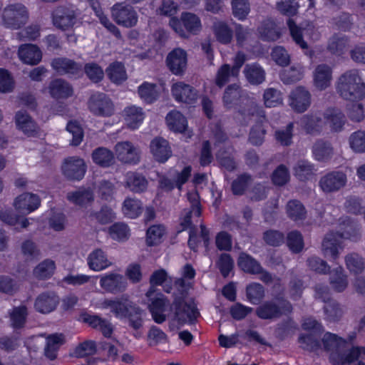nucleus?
Listing matches in <instances>:
<instances>
[{
    "label": "nucleus",
    "mask_w": 365,
    "mask_h": 365,
    "mask_svg": "<svg viewBox=\"0 0 365 365\" xmlns=\"http://www.w3.org/2000/svg\"><path fill=\"white\" fill-rule=\"evenodd\" d=\"M336 91L347 101H355L365 97V83L356 69L346 71L338 78Z\"/></svg>",
    "instance_id": "1"
},
{
    "label": "nucleus",
    "mask_w": 365,
    "mask_h": 365,
    "mask_svg": "<svg viewBox=\"0 0 365 365\" xmlns=\"http://www.w3.org/2000/svg\"><path fill=\"white\" fill-rule=\"evenodd\" d=\"M299 7V5L296 0H279L276 4L277 10L281 14L289 17L287 20V26L293 40L302 48L306 49L308 46L303 39L302 29L296 24L293 19H290L298 13Z\"/></svg>",
    "instance_id": "2"
},
{
    "label": "nucleus",
    "mask_w": 365,
    "mask_h": 365,
    "mask_svg": "<svg viewBox=\"0 0 365 365\" xmlns=\"http://www.w3.org/2000/svg\"><path fill=\"white\" fill-rule=\"evenodd\" d=\"M292 304L282 297L264 302L256 309V315L262 319H276L292 312Z\"/></svg>",
    "instance_id": "3"
},
{
    "label": "nucleus",
    "mask_w": 365,
    "mask_h": 365,
    "mask_svg": "<svg viewBox=\"0 0 365 365\" xmlns=\"http://www.w3.org/2000/svg\"><path fill=\"white\" fill-rule=\"evenodd\" d=\"M29 19V11L21 4L8 5L1 14L2 25L10 29H19L27 24Z\"/></svg>",
    "instance_id": "4"
},
{
    "label": "nucleus",
    "mask_w": 365,
    "mask_h": 365,
    "mask_svg": "<svg viewBox=\"0 0 365 365\" xmlns=\"http://www.w3.org/2000/svg\"><path fill=\"white\" fill-rule=\"evenodd\" d=\"M249 113L257 118L255 124L250 129L249 141L253 145H260L264 140V136L267 133L266 129L269 125V121L264 110L255 103L250 106Z\"/></svg>",
    "instance_id": "5"
},
{
    "label": "nucleus",
    "mask_w": 365,
    "mask_h": 365,
    "mask_svg": "<svg viewBox=\"0 0 365 365\" xmlns=\"http://www.w3.org/2000/svg\"><path fill=\"white\" fill-rule=\"evenodd\" d=\"M173 307L175 309L173 320L180 325L193 324L200 315L195 306L185 302L182 297L175 298Z\"/></svg>",
    "instance_id": "6"
},
{
    "label": "nucleus",
    "mask_w": 365,
    "mask_h": 365,
    "mask_svg": "<svg viewBox=\"0 0 365 365\" xmlns=\"http://www.w3.org/2000/svg\"><path fill=\"white\" fill-rule=\"evenodd\" d=\"M88 108L91 113L99 116H110L114 113V105L105 93H97L91 96Z\"/></svg>",
    "instance_id": "7"
},
{
    "label": "nucleus",
    "mask_w": 365,
    "mask_h": 365,
    "mask_svg": "<svg viewBox=\"0 0 365 365\" xmlns=\"http://www.w3.org/2000/svg\"><path fill=\"white\" fill-rule=\"evenodd\" d=\"M347 182L346 175L339 170L331 171L322 176L319 185L325 193H331L343 188Z\"/></svg>",
    "instance_id": "8"
},
{
    "label": "nucleus",
    "mask_w": 365,
    "mask_h": 365,
    "mask_svg": "<svg viewBox=\"0 0 365 365\" xmlns=\"http://www.w3.org/2000/svg\"><path fill=\"white\" fill-rule=\"evenodd\" d=\"M61 170L63 175L70 180H81L86 173V165L79 157H68L64 159Z\"/></svg>",
    "instance_id": "9"
},
{
    "label": "nucleus",
    "mask_w": 365,
    "mask_h": 365,
    "mask_svg": "<svg viewBox=\"0 0 365 365\" xmlns=\"http://www.w3.org/2000/svg\"><path fill=\"white\" fill-rule=\"evenodd\" d=\"M52 17L53 25L62 31L72 29L77 22L75 11L66 6L57 7L53 11Z\"/></svg>",
    "instance_id": "10"
},
{
    "label": "nucleus",
    "mask_w": 365,
    "mask_h": 365,
    "mask_svg": "<svg viewBox=\"0 0 365 365\" xmlns=\"http://www.w3.org/2000/svg\"><path fill=\"white\" fill-rule=\"evenodd\" d=\"M112 16L118 25L126 28L133 27L138 22L137 13L128 5L115 4L112 9Z\"/></svg>",
    "instance_id": "11"
},
{
    "label": "nucleus",
    "mask_w": 365,
    "mask_h": 365,
    "mask_svg": "<svg viewBox=\"0 0 365 365\" xmlns=\"http://www.w3.org/2000/svg\"><path fill=\"white\" fill-rule=\"evenodd\" d=\"M312 96L303 86H297L289 94V106L297 113L305 112L311 105Z\"/></svg>",
    "instance_id": "12"
},
{
    "label": "nucleus",
    "mask_w": 365,
    "mask_h": 365,
    "mask_svg": "<svg viewBox=\"0 0 365 365\" xmlns=\"http://www.w3.org/2000/svg\"><path fill=\"white\" fill-rule=\"evenodd\" d=\"M324 348L327 351H331V359L335 364H341L339 363V355H346L341 354V351L346 348L347 343L339 338L336 334L327 332L322 338Z\"/></svg>",
    "instance_id": "13"
},
{
    "label": "nucleus",
    "mask_w": 365,
    "mask_h": 365,
    "mask_svg": "<svg viewBox=\"0 0 365 365\" xmlns=\"http://www.w3.org/2000/svg\"><path fill=\"white\" fill-rule=\"evenodd\" d=\"M114 150L117 159L123 163L136 164L140 161L139 153L130 142H119Z\"/></svg>",
    "instance_id": "14"
},
{
    "label": "nucleus",
    "mask_w": 365,
    "mask_h": 365,
    "mask_svg": "<svg viewBox=\"0 0 365 365\" xmlns=\"http://www.w3.org/2000/svg\"><path fill=\"white\" fill-rule=\"evenodd\" d=\"M171 91L174 98L178 102L193 104L197 100L198 94L196 89L183 82L174 83Z\"/></svg>",
    "instance_id": "15"
},
{
    "label": "nucleus",
    "mask_w": 365,
    "mask_h": 365,
    "mask_svg": "<svg viewBox=\"0 0 365 365\" xmlns=\"http://www.w3.org/2000/svg\"><path fill=\"white\" fill-rule=\"evenodd\" d=\"M167 66L175 75H182L187 67V53L177 48L170 52L166 58Z\"/></svg>",
    "instance_id": "16"
},
{
    "label": "nucleus",
    "mask_w": 365,
    "mask_h": 365,
    "mask_svg": "<svg viewBox=\"0 0 365 365\" xmlns=\"http://www.w3.org/2000/svg\"><path fill=\"white\" fill-rule=\"evenodd\" d=\"M342 237L339 232H329L324 237L322 244V252L329 255L334 260L339 257V250H343Z\"/></svg>",
    "instance_id": "17"
},
{
    "label": "nucleus",
    "mask_w": 365,
    "mask_h": 365,
    "mask_svg": "<svg viewBox=\"0 0 365 365\" xmlns=\"http://www.w3.org/2000/svg\"><path fill=\"white\" fill-rule=\"evenodd\" d=\"M100 284L106 291L113 294H118L126 289L128 282L123 275L117 273H110L101 278Z\"/></svg>",
    "instance_id": "18"
},
{
    "label": "nucleus",
    "mask_w": 365,
    "mask_h": 365,
    "mask_svg": "<svg viewBox=\"0 0 365 365\" xmlns=\"http://www.w3.org/2000/svg\"><path fill=\"white\" fill-rule=\"evenodd\" d=\"M40 202L38 195L25 192L16 197L14 206L20 214L27 215L37 209L40 205Z\"/></svg>",
    "instance_id": "19"
},
{
    "label": "nucleus",
    "mask_w": 365,
    "mask_h": 365,
    "mask_svg": "<svg viewBox=\"0 0 365 365\" xmlns=\"http://www.w3.org/2000/svg\"><path fill=\"white\" fill-rule=\"evenodd\" d=\"M135 304L126 297H122L115 300L106 299L103 302V307L110 308V312L116 317L123 318H125L131 309H133Z\"/></svg>",
    "instance_id": "20"
},
{
    "label": "nucleus",
    "mask_w": 365,
    "mask_h": 365,
    "mask_svg": "<svg viewBox=\"0 0 365 365\" xmlns=\"http://www.w3.org/2000/svg\"><path fill=\"white\" fill-rule=\"evenodd\" d=\"M83 322L88 324L93 329H97L107 338H110L113 331V324L107 319L98 315L83 314L81 316Z\"/></svg>",
    "instance_id": "21"
},
{
    "label": "nucleus",
    "mask_w": 365,
    "mask_h": 365,
    "mask_svg": "<svg viewBox=\"0 0 365 365\" xmlns=\"http://www.w3.org/2000/svg\"><path fill=\"white\" fill-rule=\"evenodd\" d=\"M59 302L58 297L52 292H45L40 294L34 303L35 309L42 314L53 312Z\"/></svg>",
    "instance_id": "22"
},
{
    "label": "nucleus",
    "mask_w": 365,
    "mask_h": 365,
    "mask_svg": "<svg viewBox=\"0 0 365 365\" xmlns=\"http://www.w3.org/2000/svg\"><path fill=\"white\" fill-rule=\"evenodd\" d=\"M150 151L159 163L166 162L172 155V150L169 143L161 137L155 138L150 143Z\"/></svg>",
    "instance_id": "23"
},
{
    "label": "nucleus",
    "mask_w": 365,
    "mask_h": 365,
    "mask_svg": "<svg viewBox=\"0 0 365 365\" xmlns=\"http://www.w3.org/2000/svg\"><path fill=\"white\" fill-rule=\"evenodd\" d=\"M349 43L350 41L347 36L335 33L328 39L327 50L332 55L341 56L349 48Z\"/></svg>",
    "instance_id": "24"
},
{
    "label": "nucleus",
    "mask_w": 365,
    "mask_h": 365,
    "mask_svg": "<svg viewBox=\"0 0 365 365\" xmlns=\"http://www.w3.org/2000/svg\"><path fill=\"white\" fill-rule=\"evenodd\" d=\"M332 69L325 63L318 65L314 71V84L320 90H325L331 85Z\"/></svg>",
    "instance_id": "25"
},
{
    "label": "nucleus",
    "mask_w": 365,
    "mask_h": 365,
    "mask_svg": "<svg viewBox=\"0 0 365 365\" xmlns=\"http://www.w3.org/2000/svg\"><path fill=\"white\" fill-rule=\"evenodd\" d=\"M18 55L24 63L30 65L38 64L42 58V53L39 48L31 43L20 46Z\"/></svg>",
    "instance_id": "26"
},
{
    "label": "nucleus",
    "mask_w": 365,
    "mask_h": 365,
    "mask_svg": "<svg viewBox=\"0 0 365 365\" xmlns=\"http://www.w3.org/2000/svg\"><path fill=\"white\" fill-rule=\"evenodd\" d=\"M312 151L314 159L319 162H327L334 155L331 143L323 139H318L314 143Z\"/></svg>",
    "instance_id": "27"
},
{
    "label": "nucleus",
    "mask_w": 365,
    "mask_h": 365,
    "mask_svg": "<svg viewBox=\"0 0 365 365\" xmlns=\"http://www.w3.org/2000/svg\"><path fill=\"white\" fill-rule=\"evenodd\" d=\"M246 81L252 86H259L266 79V72L258 63L246 64L243 69Z\"/></svg>",
    "instance_id": "28"
},
{
    "label": "nucleus",
    "mask_w": 365,
    "mask_h": 365,
    "mask_svg": "<svg viewBox=\"0 0 365 365\" xmlns=\"http://www.w3.org/2000/svg\"><path fill=\"white\" fill-rule=\"evenodd\" d=\"M51 66L58 74H75L81 71L82 66L74 61L64 57L55 58L51 61Z\"/></svg>",
    "instance_id": "29"
},
{
    "label": "nucleus",
    "mask_w": 365,
    "mask_h": 365,
    "mask_svg": "<svg viewBox=\"0 0 365 365\" xmlns=\"http://www.w3.org/2000/svg\"><path fill=\"white\" fill-rule=\"evenodd\" d=\"M151 302L148 306L149 310L152 314L153 320L158 323L161 324L166 320V315L163 314L168 305V301L163 294H159V297L152 298L149 297Z\"/></svg>",
    "instance_id": "30"
},
{
    "label": "nucleus",
    "mask_w": 365,
    "mask_h": 365,
    "mask_svg": "<svg viewBox=\"0 0 365 365\" xmlns=\"http://www.w3.org/2000/svg\"><path fill=\"white\" fill-rule=\"evenodd\" d=\"M150 287L146 293L148 297H150L153 295L155 292V287L158 285H163L165 292L169 293L172 289L170 285L171 280H168V276L166 271L163 269H160L155 271L150 277Z\"/></svg>",
    "instance_id": "31"
},
{
    "label": "nucleus",
    "mask_w": 365,
    "mask_h": 365,
    "mask_svg": "<svg viewBox=\"0 0 365 365\" xmlns=\"http://www.w3.org/2000/svg\"><path fill=\"white\" fill-rule=\"evenodd\" d=\"M285 210L287 217L294 222L304 221L307 218V210L298 200H289L286 204Z\"/></svg>",
    "instance_id": "32"
},
{
    "label": "nucleus",
    "mask_w": 365,
    "mask_h": 365,
    "mask_svg": "<svg viewBox=\"0 0 365 365\" xmlns=\"http://www.w3.org/2000/svg\"><path fill=\"white\" fill-rule=\"evenodd\" d=\"M66 198L71 203L81 207L87 205L94 200L93 192L88 187H80L75 191L69 192Z\"/></svg>",
    "instance_id": "33"
},
{
    "label": "nucleus",
    "mask_w": 365,
    "mask_h": 365,
    "mask_svg": "<svg viewBox=\"0 0 365 365\" xmlns=\"http://www.w3.org/2000/svg\"><path fill=\"white\" fill-rule=\"evenodd\" d=\"M48 89L51 96L56 99L67 98L73 94L71 86L61 78L52 81L49 84Z\"/></svg>",
    "instance_id": "34"
},
{
    "label": "nucleus",
    "mask_w": 365,
    "mask_h": 365,
    "mask_svg": "<svg viewBox=\"0 0 365 365\" xmlns=\"http://www.w3.org/2000/svg\"><path fill=\"white\" fill-rule=\"evenodd\" d=\"M300 122L303 129L308 134L316 135L322 131L323 120L317 114L304 115Z\"/></svg>",
    "instance_id": "35"
},
{
    "label": "nucleus",
    "mask_w": 365,
    "mask_h": 365,
    "mask_svg": "<svg viewBox=\"0 0 365 365\" xmlns=\"http://www.w3.org/2000/svg\"><path fill=\"white\" fill-rule=\"evenodd\" d=\"M324 117L331 130L335 132L341 131L346 122L345 115L337 108L327 109L324 114Z\"/></svg>",
    "instance_id": "36"
},
{
    "label": "nucleus",
    "mask_w": 365,
    "mask_h": 365,
    "mask_svg": "<svg viewBox=\"0 0 365 365\" xmlns=\"http://www.w3.org/2000/svg\"><path fill=\"white\" fill-rule=\"evenodd\" d=\"M262 39L274 41L279 38L281 32L276 24L271 19L264 20L258 28Z\"/></svg>",
    "instance_id": "37"
},
{
    "label": "nucleus",
    "mask_w": 365,
    "mask_h": 365,
    "mask_svg": "<svg viewBox=\"0 0 365 365\" xmlns=\"http://www.w3.org/2000/svg\"><path fill=\"white\" fill-rule=\"evenodd\" d=\"M87 260L89 268L94 271L103 270L111 264L104 252L101 249L93 251L88 255Z\"/></svg>",
    "instance_id": "38"
},
{
    "label": "nucleus",
    "mask_w": 365,
    "mask_h": 365,
    "mask_svg": "<svg viewBox=\"0 0 365 365\" xmlns=\"http://www.w3.org/2000/svg\"><path fill=\"white\" fill-rule=\"evenodd\" d=\"M93 162L103 168H108L114 163V155L111 150L104 147H99L92 153Z\"/></svg>",
    "instance_id": "39"
},
{
    "label": "nucleus",
    "mask_w": 365,
    "mask_h": 365,
    "mask_svg": "<svg viewBox=\"0 0 365 365\" xmlns=\"http://www.w3.org/2000/svg\"><path fill=\"white\" fill-rule=\"evenodd\" d=\"M212 31L216 39L222 44L231 42L233 31L228 24L224 21H216L212 25Z\"/></svg>",
    "instance_id": "40"
},
{
    "label": "nucleus",
    "mask_w": 365,
    "mask_h": 365,
    "mask_svg": "<svg viewBox=\"0 0 365 365\" xmlns=\"http://www.w3.org/2000/svg\"><path fill=\"white\" fill-rule=\"evenodd\" d=\"M237 264L242 270L249 274H259V272H262L260 264L252 257L244 252L240 255Z\"/></svg>",
    "instance_id": "41"
},
{
    "label": "nucleus",
    "mask_w": 365,
    "mask_h": 365,
    "mask_svg": "<svg viewBox=\"0 0 365 365\" xmlns=\"http://www.w3.org/2000/svg\"><path fill=\"white\" fill-rule=\"evenodd\" d=\"M16 123L19 129L26 135H32L36 132L37 126L26 111L20 110L16 114Z\"/></svg>",
    "instance_id": "42"
},
{
    "label": "nucleus",
    "mask_w": 365,
    "mask_h": 365,
    "mask_svg": "<svg viewBox=\"0 0 365 365\" xmlns=\"http://www.w3.org/2000/svg\"><path fill=\"white\" fill-rule=\"evenodd\" d=\"M329 282L333 289L338 292H341L346 288L347 276L341 267L339 266L330 272Z\"/></svg>",
    "instance_id": "43"
},
{
    "label": "nucleus",
    "mask_w": 365,
    "mask_h": 365,
    "mask_svg": "<svg viewBox=\"0 0 365 365\" xmlns=\"http://www.w3.org/2000/svg\"><path fill=\"white\" fill-rule=\"evenodd\" d=\"M126 187L134 192H142L148 186L145 178L137 173H129L126 175Z\"/></svg>",
    "instance_id": "44"
},
{
    "label": "nucleus",
    "mask_w": 365,
    "mask_h": 365,
    "mask_svg": "<svg viewBox=\"0 0 365 365\" xmlns=\"http://www.w3.org/2000/svg\"><path fill=\"white\" fill-rule=\"evenodd\" d=\"M314 172V165L305 160H298L294 167V175L301 181L311 178Z\"/></svg>",
    "instance_id": "45"
},
{
    "label": "nucleus",
    "mask_w": 365,
    "mask_h": 365,
    "mask_svg": "<svg viewBox=\"0 0 365 365\" xmlns=\"http://www.w3.org/2000/svg\"><path fill=\"white\" fill-rule=\"evenodd\" d=\"M303 76V68L300 66H292L284 68L279 73L280 79L284 84L297 83L302 80Z\"/></svg>",
    "instance_id": "46"
},
{
    "label": "nucleus",
    "mask_w": 365,
    "mask_h": 365,
    "mask_svg": "<svg viewBox=\"0 0 365 365\" xmlns=\"http://www.w3.org/2000/svg\"><path fill=\"white\" fill-rule=\"evenodd\" d=\"M123 113L128 126L132 129H135L144 118L142 108L135 106L127 107Z\"/></svg>",
    "instance_id": "47"
},
{
    "label": "nucleus",
    "mask_w": 365,
    "mask_h": 365,
    "mask_svg": "<svg viewBox=\"0 0 365 365\" xmlns=\"http://www.w3.org/2000/svg\"><path fill=\"white\" fill-rule=\"evenodd\" d=\"M166 121L170 130L182 133L187 128L186 118L179 112L173 110L166 116Z\"/></svg>",
    "instance_id": "48"
},
{
    "label": "nucleus",
    "mask_w": 365,
    "mask_h": 365,
    "mask_svg": "<svg viewBox=\"0 0 365 365\" xmlns=\"http://www.w3.org/2000/svg\"><path fill=\"white\" fill-rule=\"evenodd\" d=\"M63 344V335L62 334H55L47 336L46 346L44 351L45 355L53 360L56 357V352L59 347Z\"/></svg>",
    "instance_id": "49"
},
{
    "label": "nucleus",
    "mask_w": 365,
    "mask_h": 365,
    "mask_svg": "<svg viewBox=\"0 0 365 365\" xmlns=\"http://www.w3.org/2000/svg\"><path fill=\"white\" fill-rule=\"evenodd\" d=\"M56 264L54 261L46 259L39 263L34 269V277L38 279L50 278L54 273Z\"/></svg>",
    "instance_id": "50"
},
{
    "label": "nucleus",
    "mask_w": 365,
    "mask_h": 365,
    "mask_svg": "<svg viewBox=\"0 0 365 365\" xmlns=\"http://www.w3.org/2000/svg\"><path fill=\"white\" fill-rule=\"evenodd\" d=\"M180 21L189 33L196 34L201 30L200 19L195 14L183 12L181 14Z\"/></svg>",
    "instance_id": "51"
},
{
    "label": "nucleus",
    "mask_w": 365,
    "mask_h": 365,
    "mask_svg": "<svg viewBox=\"0 0 365 365\" xmlns=\"http://www.w3.org/2000/svg\"><path fill=\"white\" fill-rule=\"evenodd\" d=\"M9 315L11 326L14 329L22 328L26 322L28 316L27 307L25 305L15 307L9 312Z\"/></svg>",
    "instance_id": "52"
},
{
    "label": "nucleus",
    "mask_w": 365,
    "mask_h": 365,
    "mask_svg": "<svg viewBox=\"0 0 365 365\" xmlns=\"http://www.w3.org/2000/svg\"><path fill=\"white\" fill-rule=\"evenodd\" d=\"M304 289L302 279L292 272L291 279L288 284V293L292 300L297 301L301 299Z\"/></svg>",
    "instance_id": "53"
},
{
    "label": "nucleus",
    "mask_w": 365,
    "mask_h": 365,
    "mask_svg": "<svg viewBox=\"0 0 365 365\" xmlns=\"http://www.w3.org/2000/svg\"><path fill=\"white\" fill-rule=\"evenodd\" d=\"M345 263L347 269L355 274H361L365 268L363 258L355 252L350 253L345 257Z\"/></svg>",
    "instance_id": "54"
},
{
    "label": "nucleus",
    "mask_w": 365,
    "mask_h": 365,
    "mask_svg": "<svg viewBox=\"0 0 365 365\" xmlns=\"http://www.w3.org/2000/svg\"><path fill=\"white\" fill-rule=\"evenodd\" d=\"M122 210L125 215L130 218H136L142 212V203L137 199L128 197L123 202Z\"/></svg>",
    "instance_id": "55"
},
{
    "label": "nucleus",
    "mask_w": 365,
    "mask_h": 365,
    "mask_svg": "<svg viewBox=\"0 0 365 365\" xmlns=\"http://www.w3.org/2000/svg\"><path fill=\"white\" fill-rule=\"evenodd\" d=\"M263 101L266 107L273 108L282 104L283 97L280 91L268 88L264 90L263 94Z\"/></svg>",
    "instance_id": "56"
},
{
    "label": "nucleus",
    "mask_w": 365,
    "mask_h": 365,
    "mask_svg": "<svg viewBox=\"0 0 365 365\" xmlns=\"http://www.w3.org/2000/svg\"><path fill=\"white\" fill-rule=\"evenodd\" d=\"M89 217L101 225L110 223L115 218V213L107 206H103L99 211L91 212Z\"/></svg>",
    "instance_id": "57"
},
{
    "label": "nucleus",
    "mask_w": 365,
    "mask_h": 365,
    "mask_svg": "<svg viewBox=\"0 0 365 365\" xmlns=\"http://www.w3.org/2000/svg\"><path fill=\"white\" fill-rule=\"evenodd\" d=\"M252 182V178L250 174L240 175L232 183V191L234 195H242Z\"/></svg>",
    "instance_id": "58"
},
{
    "label": "nucleus",
    "mask_w": 365,
    "mask_h": 365,
    "mask_svg": "<svg viewBox=\"0 0 365 365\" xmlns=\"http://www.w3.org/2000/svg\"><path fill=\"white\" fill-rule=\"evenodd\" d=\"M66 130L72 135L71 145L78 146L82 142L84 133L81 124L76 120H70L66 125Z\"/></svg>",
    "instance_id": "59"
},
{
    "label": "nucleus",
    "mask_w": 365,
    "mask_h": 365,
    "mask_svg": "<svg viewBox=\"0 0 365 365\" xmlns=\"http://www.w3.org/2000/svg\"><path fill=\"white\" fill-rule=\"evenodd\" d=\"M287 245L294 253H299L304 248V240L300 232L291 231L287 236Z\"/></svg>",
    "instance_id": "60"
},
{
    "label": "nucleus",
    "mask_w": 365,
    "mask_h": 365,
    "mask_svg": "<svg viewBox=\"0 0 365 365\" xmlns=\"http://www.w3.org/2000/svg\"><path fill=\"white\" fill-rule=\"evenodd\" d=\"M106 73L111 81L120 83L126 79V73L123 65L121 63H114L107 69Z\"/></svg>",
    "instance_id": "61"
},
{
    "label": "nucleus",
    "mask_w": 365,
    "mask_h": 365,
    "mask_svg": "<svg viewBox=\"0 0 365 365\" xmlns=\"http://www.w3.org/2000/svg\"><path fill=\"white\" fill-rule=\"evenodd\" d=\"M349 350L346 355H339V363L341 365L351 364L359 359L365 358V348L360 346L352 347Z\"/></svg>",
    "instance_id": "62"
},
{
    "label": "nucleus",
    "mask_w": 365,
    "mask_h": 365,
    "mask_svg": "<svg viewBox=\"0 0 365 365\" xmlns=\"http://www.w3.org/2000/svg\"><path fill=\"white\" fill-rule=\"evenodd\" d=\"M246 295L252 304H257L264 297V287L259 283H252L246 288Z\"/></svg>",
    "instance_id": "63"
},
{
    "label": "nucleus",
    "mask_w": 365,
    "mask_h": 365,
    "mask_svg": "<svg viewBox=\"0 0 365 365\" xmlns=\"http://www.w3.org/2000/svg\"><path fill=\"white\" fill-rule=\"evenodd\" d=\"M156 85L154 83H144L138 88L140 97L146 103H152L158 96L156 90Z\"/></svg>",
    "instance_id": "64"
}]
</instances>
